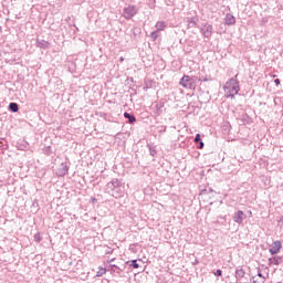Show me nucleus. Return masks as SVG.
Listing matches in <instances>:
<instances>
[{"mask_svg":"<svg viewBox=\"0 0 283 283\" xmlns=\"http://www.w3.org/2000/svg\"><path fill=\"white\" fill-rule=\"evenodd\" d=\"M146 147L149 151V155L153 156V158L158 154V151L156 150V146L154 144H147Z\"/></svg>","mask_w":283,"mask_h":283,"instance_id":"18","label":"nucleus"},{"mask_svg":"<svg viewBox=\"0 0 283 283\" xmlns=\"http://www.w3.org/2000/svg\"><path fill=\"white\" fill-rule=\"evenodd\" d=\"M124 118L128 119L129 125H134V123H136V116H134V114L125 112Z\"/></svg>","mask_w":283,"mask_h":283,"instance_id":"16","label":"nucleus"},{"mask_svg":"<svg viewBox=\"0 0 283 283\" xmlns=\"http://www.w3.org/2000/svg\"><path fill=\"white\" fill-rule=\"evenodd\" d=\"M179 85L186 90H196V77L184 75L179 82Z\"/></svg>","mask_w":283,"mask_h":283,"instance_id":"2","label":"nucleus"},{"mask_svg":"<svg viewBox=\"0 0 283 283\" xmlns=\"http://www.w3.org/2000/svg\"><path fill=\"white\" fill-rule=\"evenodd\" d=\"M163 112H165V102H163V101L157 102L155 105L154 114L156 116H160L163 114Z\"/></svg>","mask_w":283,"mask_h":283,"instance_id":"10","label":"nucleus"},{"mask_svg":"<svg viewBox=\"0 0 283 283\" xmlns=\"http://www.w3.org/2000/svg\"><path fill=\"white\" fill-rule=\"evenodd\" d=\"M222 129L224 132H231V124H229V123L223 124Z\"/></svg>","mask_w":283,"mask_h":283,"instance_id":"28","label":"nucleus"},{"mask_svg":"<svg viewBox=\"0 0 283 283\" xmlns=\"http://www.w3.org/2000/svg\"><path fill=\"white\" fill-rule=\"evenodd\" d=\"M252 283H258V281L253 280Z\"/></svg>","mask_w":283,"mask_h":283,"instance_id":"41","label":"nucleus"},{"mask_svg":"<svg viewBox=\"0 0 283 283\" xmlns=\"http://www.w3.org/2000/svg\"><path fill=\"white\" fill-rule=\"evenodd\" d=\"M111 271L112 273H117V275H120L123 273V269L118 268L116 264H111Z\"/></svg>","mask_w":283,"mask_h":283,"instance_id":"22","label":"nucleus"},{"mask_svg":"<svg viewBox=\"0 0 283 283\" xmlns=\"http://www.w3.org/2000/svg\"><path fill=\"white\" fill-rule=\"evenodd\" d=\"M69 171H70V166H67V164L65 163H62L56 170V176H59L60 178H63V176H67Z\"/></svg>","mask_w":283,"mask_h":283,"instance_id":"7","label":"nucleus"},{"mask_svg":"<svg viewBox=\"0 0 283 283\" xmlns=\"http://www.w3.org/2000/svg\"><path fill=\"white\" fill-rule=\"evenodd\" d=\"M200 32L205 39H211L213 36V25L209 23L201 24Z\"/></svg>","mask_w":283,"mask_h":283,"instance_id":"4","label":"nucleus"},{"mask_svg":"<svg viewBox=\"0 0 283 283\" xmlns=\"http://www.w3.org/2000/svg\"><path fill=\"white\" fill-rule=\"evenodd\" d=\"M195 264H198V260L195 261Z\"/></svg>","mask_w":283,"mask_h":283,"instance_id":"42","label":"nucleus"},{"mask_svg":"<svg viewBox=\"0 0 283 283\" xmlns=\"http://www.w3.org/2000/svg\"><path fill=\"white\" fill-rule=\"evenodd\" d=\"M158 132L159 134H165V132H167V126H158Z\"/></svg>","mask_w":283,"mask_h":283,"instance_id":"30","label":"nucleus"},{"mask_svg":"<svg viewBox=\"0 0 283 283\" xmlns=\"http://www.w3.org/2000/svg\"><path fill=\"white\" fill-rule=\"evenodd\" d=\"M245 275H247V271H244V269L242 266H239L235 269L234 277H235L237 282H242V280H244Z\"/></svg>","mask_w":283,"mask_h":283,"instance_id":"8","label":"nucleus"},{"mask_svg":"<svg viewBox=\"0 0 283 283\" xmlns=\"http://www.w3.org/2000/svg\"><path fill=\"white\" fill-rule=\"evenodd\" d=\"M269 264H274V266H280V264H282L283 259L282 256H272L268 260Z\"/></svg>","mask_w":283,"mask_h":283,"instance_id":"14","label":"nucleus"},{"mask_svg":"<svg viewBox=\"0 0 283 283\" xmlns=\"http://www.w3.org/2000/svg\"><path fill=\"white\" fill-rule=\"evenodd\" d=\"M122 182L118 180V178H114L112 181H109L107 185H106V191L109 190V189H116L118 187H122Z\"/></svg>","mask_w":283,"mask_h":283,"instance_id":"11","label":"nucleus"},{"mask_svg":"<svg viewBox=\"0 0 283 283\" xmlns=\"http://www.w3.org/2000/svg\"><path fill=\"white\" fill-rule=\"evenodd\" d=\"M136 14H138V9L136 8V6H128L123 9V17L127 21H129V19H134Z\"/></svg>","mask_w":283,"mask_h":283,"instance_id":"3","label":"nucleus"},{"mask_svg":"<svg viewBox=\"0 0 283 283\" xmlns=\"http://www.w3.org/2000/svg\"><path fill=\"white\" fill-rule=\"evenodd\" d=\"M198 81H200V83H207L211 81V76H199Z\"/></svg>","mask_w":283,"mask_h":283,"instance_id":"27","label":"nucleus"},{"mask_svg":"<svg viewBox=\"0 0 283 283\" xmlns=\"http://www.w3.org/2000/svg\"><path fill=\"white\" fill-rule=\"evenodd\" d=\"M156 28H157V31L158 32H163V30H165V28H167V23L166 22H163V21H158L156 23Z\"/></svg>","mask_w":283,"mask_h":283,"instance_id":"23","label":"nucleus"},{"mask_svg":"<svg viewBox=\"0 0 283 283\" xmlns=\"http://www.w3.org/2000/svg\"><path fill=\"white\" fill-rule=\"evenodd\" d=\"M105 273H107V270L99 266L98 271L96 272V277H103V275H105Z\"/></svg>","mask_w":283,"mask_h":283,"instance_id":"24","label":"nucleus"},{"mask_svg":"<svg viewBox=\"0 0 283 283\" xmlns=\"http://www.w3.org/2000/svg\"><path fill=\"white\" fill-rule=\"evenodd\" d=\"M226 25H235V17L231 13H227L224 17Z\"/></svg>","mask_w":283,"mask_h":283,"instance_id":"13","label":"nucleus"},{"mask_svg":"<svg viewBox=\"0 0 283 283\" xmlns=\"http://www.w3.org/2000/svg\"><path fill=\"white\" fill-rule=\"evenodd\" d=\"M198 25V18H189L188 19V28H196Z\"/></svg>","mask_w":283,"mask_h":283,"instance_id":"20","label":"nucleus"},{"mask_svg":"<svg viewBox=\"0 0 283 283\" xmlns=\"http://www.w3.org/2000/svg\"><path fill=\"white\" fill-rule=\"evenodd\" d=\"M106 193H109V196H113V198H120V196H123V189L122 187L108 189L106 190Z\"/></svg>","mask_w":283,"mask_h":283,"instance_id":"9","label":"nucleus"},{"mask_svg":"<svg viewBox=\"0 0 283 283\" xmlns=\"http://www.w3.org/2000/svg\"><path fill=\"white\" fill-rule=\"evenodd\" d=\"M150 39H153V41H156V39H158V30L157 31H153L150 33Z\"/></svg>","mask_w":283,"mask_h":283,"instance_id":"29","label":"nucleus"},{"mask_svg":"<svg viewBox=\"0 0 283 283\" xmlns=\"http://www.w3.org/2000/svg\"><path fill=\"white\" fill-rule=\"evenodd\" d=\"M244 218H247V214H244V211L238 210L237 212H234L232 220L237 224H242V222H244Z\"/></svg>","mask_w":283,"mask_h":283,"instance_id":"6","label":"nucleus"},{"mask_svg":"<svg viewBox=\"0 0 283 283\" xmlns=\"http://www.w3.org/2000/svg\"><path fill=\"white\" fill-rule=\"evenodd\" d=\"M193 142L196 143V145H199L198 149H205V142H202V137L200 136V134H197L195 136Z\"/></svg>","mask_w":283,"mask_h":283,"instance_id":"15","label":"nucleus"},{"mask_svg":"<svg viewBox=\"0 0 283 283\" xmlns=\"http://www.w3.org/2000/svg\"><path fill=\"white\" fill-rule=\"evenodd\" d=\"M17 149H19L20 151H25V149H28V142L19 140L17 143Z\"/></svg>","mask_w":283,"mask_h":283,"instance_id":"17","label":"nucleus"},{"mask_svg":"<svg viewBox=\"0 0 283 283\" xmlns=\"http://www.w3.org/2000/svg\"><path fill=\"white\" fill-rule=\"evenodd\" d=\"M227 98H235L240 92V82H238V75L231 77L223 86Z\"/></svg>","mask_w":283,"mask_h":283,"instance_id":"1","label":"nucleus"},{"mask_svg":"<svg viewBox=\"0 0 283 283\" xmlns=\"http://www.w3.org/2000/svg\"><path fill=\"white\" fill-rule=\"evenodd\" d=\"M107 262H108V264H109L111 262H114V259H111V260H108Z\"/></svg>","mask_w":283,"mask_h":283,"instance_id":"38","label":"nucleus"},{"mask_svg":"<svg viewBox=\"0 0 283 283\" xmlns=\"http://www.w3.org/2000/svg\"><path fill=\"white\" fill-rule=\"evenodd\" d=\"M1 32H3V29L0 27V34H1Z\"/></svg>","mask_w":283,"mask_h":283,"instance_id":"40","label":"nucleus"},{"mask_svg":"<svg viewBox=\"0 0 283 283\" xmlns=\"http://www.w3.org/2000/svg\"><path fill=\"white\" fill-rule=\"evenodd\" d=\"M36 48H40L41 50H48L50 48V42L41 39L35 40Z\"/></svg>","mask_w":283,"mask_h":283,"instance_id":"12","label":"nucleus"},{"mask_svg":"<svg viewBox=\"0 0 283 283\" xmlns=\"http://www.w3.org/2000/svg\"><path fill=\"white\" fill-rule=\"evenodd\" d=\"M216 277H222V270L218 269L216 272H212Z\"/></svg>","mask_w":283,"mask_h":283,"instance_id":"31","label":"nucleus"},{"mask_svg":"<svg viewBox=\"0 0 283 283\" xmlns=\"http://www.w3.org/2000/svg\"><path fill=\"white\" fill-rule=\"evenodd\" d=\"M274 83H275V85H280V83H281L280 78H275Z\"/></svg>","mask_w":283,"mask_h":283,"instance_id":"34","label":"nucleus"},{"mask_svg":"<svg viewBox=\"0 0 283 283\" xmlns=\"http://www.w3.org/2000/svg\"><path fill=\"white\" fill-rule=\"evenodd\" d=\"M134 32L140 33V29H139V28H135V29H134Z\"/></svg>","mask_w":283,"mask_h":283,"instance_id":"36","label":"nucleus"},{"mask_svg":"<svg viewBox=\"0 0 283 283\" xmlns=\"http://www.w3.org/2000/svg\"><path fill=\"white\" fill-rule=\"evenodd\" d=\"M91 201L94 203V202H97V199L96 198H92Z\"/></svg>","mask_w":283,"mask_h":283,"instance_id":"37","label":"nucleus"},{"mask_svg":"<svg viewBox=\"0 0 283 283\" xmlns=\"http://www.w3.org/2000/svg\"><path fill=\"white\" fill-rule=\"evenodd\" d=\"M119 61H122V62L125 61V57H119Z\"/></svg>","mask_w":283,"mask_h":283,"instance_id":"39","label":"nucleus"},{"mask_svg":"<svg viewBox=\"0 0 283 283\" xmlns=\"http://www.w3.org/2000/svg\"><path fill=\"white\" fill-rule=\"evenodd\" d=\"M247 118H249V115H248V114H244V115L242 116V120H247Z\"/></svg>","mask_w":283,"mask_h":283,"instance_id":"35","label":"nucleus"},{"mask_svg":"<svg viewBox=\"0 0 283 283\" xmlns=\"http://www.w3.org/2000/svg\"><path fill=\"white\" fill-rule=\"evenodd\" d=\"M258 277H262V282H264L265 277H264V274H262V272L259 270L258 271Z\"/></svg>","mask_w":283,"mask_h":283,"instance_id":"32","label":"nucleus"},{"mask_svg":"<svg viewBox=\"0 0 283 283\" xmlns=\"http://www.w3.org/2000/svg\"><path fill=\"white\" fill-rule=\"evenodd\" d=\"M43 241V237L41 235V232H36L34 234V242H42Z\"/></svg>","mask_w":283,"mask_h":283,"instance_id":"25","label":"nucleus"},{"mask_svg":"<svg viewBox=\"0 0 283 283\" xmlns=\"http://www.w3.org/2000/svg\"><path fill=\"white\" fill-rule=\"evenodd\" d=\"M8 108H9V112H12L13 114H17V112H19V105L14 102H11Z\"/></svg>","mask_w":283,"mask_h":283,"instance_id":"19","label":"nucleus"},{"mask_svg":"<svg viewBox=\"0 0 283 283\" xmlns=\"http://www.w3.org/2000/svg\"><path fill=\"white\" fill-rule=\"evenodd\" d=\"M279 226L282 228L283 227V216L279 220Z\"/></svg>","mask_w":283,"mask_h":283,"instance_id":"33","label":"nucleus"},{"mask_svg":"<svg viewBox=\"0 0 283 283\" xmlns=\"http://www.w3.org/2000/svg\"><path fill=\"white\" fill-rule=\"evenodd\" d=\"M126 264L128 266H132L133 269H140V264H138V260H130V261H127Z\"/></svg>","mask_w":283,"mask_h":283,"instance_id":"21","label":"nucleus"},{"mask_svg":"<svg viewBox=\"0 0 283 283\" xmlns=\"http://www.w3.org/2000/svg\"><path fill=\"white\" fill-rule=\"evenodd\" d=\"M43 151H44L45 156H51L52 155V146L44 147Z\"/></svg>","mask_w":283,"mask_h":283,"instance_id":"26","label":"nucleus"},{"mask_svg":"<svg viewBox=\"0 0 283 283\" xmlns=\"http://www.w3.org/2000/svg\"><path fill=\"white\" fill-rule=\"evenodd\" d=\"M271 255H277L280 251H282V241L277 240L272 243V245L269 249Z\"/></svg>","mask_w":283,"mask_h":283,"instance_id":"5","label":"nucleus"}]
</instances>
